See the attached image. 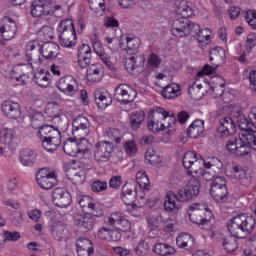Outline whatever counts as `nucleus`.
I'll return each mask as SVG.
<instances>
[{"label":"nucleus","instance_id":"obj_1","mask_svg":"<svg viewBox=\"0 0 256 256\" xmlns=\"http://www.w3.org/2000/svg\"><path fill=\"white\" fill-rule=\"evenodd\" d=\"M226 107L227 112L236 117L240 129L238 137L228 140L227 152L237 157H245L256 149V125L243 115V109L239 104H229Z\"/></svg>","mask_w":256,"mask_h":256},{"label":"nucleus","instance_id":"obj_2","mask_svg":"<svg viewBox=\"0 0 256 256\" xmlns=\"http://www.w3.org/2000/svg\"><path fill=\"white\" fill-rule=\"evenodd\" d=\"M45 121V117L41 112H34L31 118V126L33 129H38L36 136L42 142V147L48 153L57 151L59 145H61V132L53 125L40 126Z\"/></svg>","mask_w":256,"mask_h":256},{"label":"nucleus","instance_id":"obj_3","mask_svg":"<svg viewBox=\"0 0 256 256\" xmlns=\"http://www.w3.org/2000/svg\"><path fill=\"white\" fill-rule=\"evenodd\" d=\"M177 123L175 113L163 107H154L148 114V129L152 133H159L165 129H173Z\"/></svg>","mask_w":256,"mask_h":256},{"label":"nucleus","instance_id":"obj_4","mask_svg":"<svg viewBox=\"0 0 256 256\" xmlns=\"http://www.w3.org/2000/svg\"><path fill=\"white\" fill-rule=\"evenodd\" d=\"M228 231L236 239H245L255 229V218L250 214H239L228 220Z\"/></svg>","mask_w":256,"mask_h":256},{"label":"nucleus","instance_id":"obj_5","mask_svg":"<svg viewBox=\"0 0 256 256\" xmlns=\"http://www.w3.org/2000/svg\"><path fill=\"white\" fill-rule=\"evenodd\" d=\"M182 163L184 169L188 171L189 175H192V177H197L198 179L199 177H203L206 179V181H208L209 178H207V175L209 174L205 172V169H211V162H207L203 158L197 156V152H186L183 156Z\"/></svg>","mask_w":256,"mask_h":256},{"label":"nucleus","instance_id":"obj_6","mask_svg":"<svg viewBox=\"0 0 256 256\" xmlns=\"http://www.w3.org/2000/svg\"><path fill=\"white\" fill-rule=\"evenodd\" d=\"M106 223L114 229L110 230V241H119L121 239V232L131 233L133 231V223L121 211H115L106 216Z\"/></svg>","mask_w":256,"mask_h":256},{"label":"nucleus","instance_id":"obj_7","mask_svg":"<svg viewBox=\"0 0 256 256\" xmlns=\"http://www.w3.org/2000/svg\"><path fill=\"white\" fill-rule=\"evenodd\" d=\"M0 71L4 77L14 79L17 85H27L31 81V75H33V66L25 63L16 66L3 63L0 65Z\"/></svg>","mask_w":256,"mask_h":256},{"label":"nucleus","instance_id":"obj_8","mask_svg":"<svg viewBox=\"0 0 256 256\" xmlns=\"http://www.w3.org/2000/svg\"><path fill=\"white\" fill-rule=\"evenodd\" d=\"M94 160L97 163H107L111 159L112 163L123 161V150L114 149L109 141L97 142L93 149Z\"/></svg>","mask_w":256,"mask_h":256},{"label":"nucleus","instance_id":"obj_9","mask_svg":"<svg viewBox=\"0 0 256 256\" xmlns=\"http://www.w3.org/2000/svg\"><path fill=\"white\" fill-rule=\"evenodd\" d=\"M57 33L61 47L73 49L77 45V31L72 19H64L57 26Z\"/></svg>","mask_w":256,"mask_h":256},{"label":"nucleus","instance_id":"obj_10","mask_svg":"<svg viewBox=\"0 0 256 256\" xmlns=\"http://www.w3.org/2000/svg\"><path fill=\"white\" fill-rule=\"evenodd\" d=\"M188 215L190 221L196 225H207L213 221V212L204 203H194L189 206Z\"/></svg>","mask_w":256,"mask_h":256},{"label":"nucleus","instance_id":"obj_11","mask_svg":"<svg viewBox=\"0 0 256 256\" xmlns=\"http://www.w3.org/2000/svg\"><path fill=\"white\" fill-rule=\"evenodd\" d=\"M199 31V24H195L186 18H175L171 23V34L179 39L189 37L191 33Z\"/></svg>","mask_w":256,"mask_h":256},{"label":"nucleus","instance_id":"obj_12","mask_svg":"<svg viewBox=\"0 0 256 256\" xmlns=\"http://www.w3.org/2000/svg\"><path fill=\"white\" fill-rule=\"evenodd\" d=\"M59 9H61L60 5H56L51 9V3L47 0H33L30 6L32 17L43 19L46 23L49 21L51 15L55 11H59Z\"/></svg>","mask_w":256,"mask_h":256},{"label":"nucleus","instance_id":"obj_13","mask_svg":"<svg viewBox=\"0 0 256 256\" xmlns=\"http://www.w3.org/2000/svg\"><path fill=\"white\" fill-rule=\"evenodd\" d=\"M137 197V192L135 191V186L131 184H125L122 187L121 199L124 204L127 205V212L131 213L133 217H141V205L135 204V199Z\"/></svg>","mask_w":256,"mask_h":256},{"label":"nucleus","instance_id":"obj_14","mask_svg":"<svg viewBox=\"0 0 256 256\" xmlns=\"http://www.w3.org/2000/svg\"><path fill=\"white\" fill-rule=\"evenodd\" d=\"M36 181L38 187L44 189V191H49L53 189V187H57V183H59V180H57V172L49 168L39 170Z\"/></svg>","mask_w":256,"mask_h":256},{"label":"nucleus","instance_id":"obj_15","mask_svg":"<svg viewBox=\"0 0 256 256\" xmlns=\"http://www.w3.org/2000/svg\"><path fill=\"white\" fill-rule=\"evenodd\" d=\"M210 195L217 203H225L227 201L229 191L227 190V181L225 178L221 176L214 178L210 188Z\"/></svg>","mask_w":256,"mask_h":256},{"label":"nucleus","instance_id":"obj_16","mask_svg":"<svg viewBox=\"0 0 256 256\" xmlns=\"http://www.w3.org/2000/svg\"><path fill=\"white\" fill-rule=\"evenodd\" d=\"M208 85L212 91V96L217 98L222 96L223 103H231L233 95L225 92V80L220 76L210 78Z\"/></svg>","mask_w":256,"mask_h":256},{"label":"nucleus","instance_id":"obj_17","mask_svg":"<svg viewBox=\"0 0 256 256\" xmlns=\"http://www.w3.org/2000/svg\"><path fill=\"white\" fill-rule=\"evenodd\" d=\"M56 87L60 93H63L67 97H75L79 92V83L71 75L60 78L56 83Z\"/></svg>","mask_w":256,"mask_h":256},{"label":"nucleus","instance_id":"obj_18","mask_svg":"<svg viewBox=\"0 0 256 256\" xmlns=\"http://www.w3.org/2000/svg\"><path fill=\"white\" fill-rule=\"evenodd\" d=\"M199 187H201V182L198 178L193 176L184 187L178 189V199H180V201H191L193 197L199 195Z\"/></svg>","mask_w":256,"mask_h":256},{"label":"nucleus","instance_id":"obj_19","mask_svg":"<svg viewBox=\"0 0 256 256\" xmlns=\"http://www.w3.org/2000/svg\"><path fill=\"white\" fill-rule=\"evenodd\" d=\"M13 145H15V130L2 128L0 130V154L7 157L13 152Z\"/></svg>","mask_w":256,"mask_h":256},{"label":"nucleus","instance_id":"obj_20","mask_svg":"<svg viewBox=\"0 0 256 256\" xmlns=\"http://www.w3.org/2000/svg\"><path fill=\"white\" fill-rule=\"evenodd\" d=\"M90 41L92 43L94 52L96 53V55H98V57H100L104 65L107 66L108 69H115L113 62H111V58H109L107 53H105V48H103V43H101V40L99 39V34H97V32H94L90 35Z\"/></svg>","mask_w":256,"mask_h":256},{"label":"nucleus","instance_id":"obj_21","mask_svg":"<svg viewBox=\"0 0 256 256\" xmlns=\"http://www.w3.org/2000/svg\"><path fill=\"white\" fill-rule=\"evenodd\" d=\"M72 133L74 137H87L91 133V123L85 116H79L72 122Z\"/></svg>","mask_w":256,"mask_h":256},{"label":"nucleus","instance_id":"obj_22","mask_svg":"<svg viewBox=\"0 0 256 256\" xmlns=\"http://www.w3.org/2000/svg\"><path fill=\"white\" fill-rule=\"evenodd\" d=\"M114 97L119 103H131L135 101L137 92L127 84H120L115 89Z\"/></svg>","mask_w":256,"mask_h":256},{"label":"nucleus","instance_id":"obj_23","mask_svg":"<svg viewBox=\"0 0 256 256\" xmlns=\"http://www.w3.org/2000/svg\"><path fill=\"white\" fill-rule=\"evenodd\" d=\"M1 112L7 119H19L22 115L21 104L13 100H4L0 105Z\"/></svg>","mask_w":256,"mask_h":256},{"label":"nucleus","instance_id":"obj_24","mask_svg":"<svg viewBox=\"0 0 256 256\" xmlns=\"http://www.w3.org/2000/svg\"><path fill=\"white\" fill-rule=\"evenodd\" d=\"M141 47V39L133 34H123L120 36V49L128 53H137Z\"/></svg>","mask_w":256,"mask_h":256},{"label":"nucleus","instance_id":"obj_25","mask_svg":"<svg viewBox=\"0 0 256 256\" xmlns=\"http://www.w3.org/2000/svg\"><path fill=\"white\" fill-rule=\"evenodd\" d=\"M0 35L4 41H11L17 35V23L10 17H4L0 26Z\"/></svg>","mask_w":256,"mask_h":256},{"label":"nucleus","instance_id":"obj_26","mask_svg":"<svg viewBox=\"0 0 256 256\" xmlns=\"http://www.w3.org/2000/svg\"><path fill=\"white\" fill-rule=\"evenodd\" d=\"M181 199L173 191H168L164 197V211L166 213H179L181 211Z\"/></svg>","mask_w":256,"mask_h":256},{"label":"nucleus","instance_id":"obj_27","mask_svg":"<svg viewBox=\"0 0 256 256\" xmlns=\"http://www.w3.org/2000/svg\"><path fill=\"white\" fill-rule=\"evenodd\" d=\"M52 199L54 205L56 207H60L61 209L69 207L72 201L71 194L63 188L54 189Z\"/></svg>","mask_w":256,"mask_h":256},{"label":"nucleus","instance_id":"obj_28","mask_svg":"<svg viewBox=\"0 0 256 256\" xmlns=\"http://www.w3.org/2000/svg\"><path fill=\"white\" fill-rule=\"evenodd\" d=\"M86 175L85 168L79 164H72L67 171V177L74 185H83Z\"/></svg>","mask_w":256,"mask_h":256},{"label":"nucleus","instance_id":"obj_29","mask_svg":"<svg viewBox=\"0 0 256 256\" xmlns=\"http://www.w3.org/2000/svg\"><path fill=\"white\" fill-rule=\"evenodd\" d=\"M219 123L220 125L217 129L218 137H230V135H233L237 129V125L232 117L226 116L220 119Z\"/></svg>","mask_w":256,"mask_h":256},{"label":"nucleus","instance_id":"obj_30","mask_svg":"<svg viewBox=\"0 0 256 256\" xmlns=\"http://www.w3.org/2000/svg\"><path fill=\"white\" fill-rule=\"evenodd\" d=\"M105 75V68L101 63H94L87 67L86 79L90 83H99Z\"/></svg>","mask_w":256,"mask_h":256},{"label":"nucleus","instance_id":"obj_31","mask_svg":"<svg viewBox=\"0 0 256 256\" xmlns=\"http://www.w3.org/2000/svg\"><path fill=\"white\" fill-rule=\"evenodd\" d=\"M75 226L79 231H82V233H87V231H91L93 227L95 226V219L93 218V214L91 213H84L81 215H78L75 218Z\"/></svg>","mask_w":256,"mask_h":256},{"label":"nucleus","instance_id":"obj_32","mask_svg":"<svg viewBox=\"0 0 256 256\" xmlns=\"http://www.w3.org/2000/svg\"><path fill=\"white\" fill-rule=\"evenodd\" d=\"M226 175L231 177L232 179H237L244 184L251 183L253 176L251 175V171L245 170L241 166H233L231 174L229 171H226Z\"/></svg>","mask_w":256,"mask_h":256},{"label":"nucleus","instance_id":"obj_33","mask_svg":"<svg viewBox=\"0 0 256 256\" xmlns=\"http://www.w3.org/2000/svg\"><path fill=\"white\" fill-rule=\"evenodd\" d=\"M37 151L31 149H23L20 151L19 161L23 167H33L37 163Z\"/></svg>","mask_w":256,"mask_h":256},{"label":"nucleus","instance_id":"obj_34","mask_svg":"<svg viewBox=\"0 0 256 256\" xmlns=\"http://www.w3.org/2000/svg\"><path fill=\"white\" fill-rule=\"evenodd\" d=\"M177 15H179L180 19H189V17H193L195 15V9H193V5L191 2L186 0H181L176 4L175 9Z\"/></svg>","mask_w":256,"mask_h":256},{"label":"nucleus","instance_id":"obj_35","mask_svg":"<svg viewBox=\"0 0 256 256\" xmlns=\"http://www.w3.org/2000/svg\"><path fill=\"white\" fill-rule=\"evenodd\" d=\"M176 245L179 249H185L191 251L195 247V237L189 233H180L176 237Z\"/></svg>","mask_w":256,"mask_h":256},{"label":"nucleus","instance_id":"obj_36","mask_svg":"<svg viewBox=\"0 0 256 256\" xmlns=\"http://www.w3.org/2000/svg\"><path fill=\"white\" fill-rule=\"evenodd\" d=\"M94 99L99 109H107L111 105V95L105 89L95 90Z\"/></svg>","mask_w":256,"mask_h":256},{"label":"nucleus","instance_id":"obj_37","mask_svg":"<svg viewBox=\"0 0 256 256\" xmlns=\"http://www.w3.org/2000/svg\"><path fill=\"white\" fill-rule=\"evenodd\" d=\"M76 252L78 256L93 255V242L87 238H79L76 241Z\"/></svg>","mask_w":256,"mask_h":256},{"label":"nucleus","instance_id":"obj_38","mask_svg":"<svg viewBox=\"0 0 256 256\" xmlns=\"http://www.w3.org/2000/svg\"><path fill=\"white\" fill-rule=\"evenodd\" d=\"M191 37L197 38V41L200 47H207L209 45V41H211V36L213 35V31L209 28H204L201 30V26H199V30L190 34Z\"/></svg>","mask_w":256,"mask_h":256},{"label":"nucleus","instance_id":"obj_39","mask_svg":"<svg viewBox=\"0 0 256 256\" xmlns=\"http://www.w3.org/2000/svg\"><path fill=\"white\" fill-rule=\"evenodd\" d=\"M145 63V59L143 57H129L125 59L124 67L126 71L131 74L139 73V69Z\"/></svg>","mask_w":256,"mask_h":256},{"label":"nucleus","instance_id":"obj_40","mask_svg":"<svg viewBox=\"0 0 256 256\" xmlns=\"http://www.w3.org/2000/svg\"><path fill=\"white\" fill-rule=\"evenodd\" d=\"M40 53L44 59H55L59 55V45L53 42H46L42 45Z\"/></svg>","mask_w":256,"mask_h":256},{"label":"nucleus","instance_id":"obj_41","mask_svg":"<svg viewBox=\"0 0 256 256\" xmlns=\"http://www.w3.org/2000/svg\"><path fill=\"white\" fill-rule=\"evenodd\" d=\"M182 91H181V85L178 83H171L163 88L161 95L164 97V99H177V97H181Z\"/></svg>","mask_w":256,"mask_h":256},{"label":"nucleus","instance_id":"obj_42","mask_svg":"<svg viewBox=\"0 0 256 256\" xmlns=\"http://www.w3.org/2000/svg\"><path fill=\"white\" fill-rule=\"evenodd\" d=\"M50 233L55 241H63L67 237V228L62 222H53L50 225Z\"/></svg>","mask_w":256,"mask_h":256},{"label":"nucleus","instance_id":"obj_43","mask_svg":"<svg viewBox=\"0 0 256 256\" xmlns=\"http://www.w3.org/2000/svg\"><path fill=\"white\" fill-rule=\"evenodd\" d=\"M210 62L215 67L223 65L225 63V49L222 47H214L210 50Z\"/></svg>","mask_w":256,"mask_h":256},{"label":"nucleus","instance_id":"obj_44","mask_svg":"<svg viewBox=\"0 0 256 256\" xmlns=\"http://www.w3.org/2000/svg\"><path fill=\"white\" fill-rule=\"evenodd\" d=\"M205 131V122L203 120H195L187 129V135L191 139H197L200 135H203Z\"/></svg>","mask_w":256,"mask_h":256},{"label":"nucleus","instance_id":"obj_45","mask_svg":"<svg viewBox=\"0 0 256 256\" xmlns=\"http://www.w3.org/2000/svg\"><path fill=\"white\" fill-rule=\"evenodd\" d=\"M51 73L47 70H41L34 76V81L38 87L47 88L51 87Z\"/></svg>","mask_w":256,"mask_h":256},{"label":"nucleus","instance_id":"obj_46","mask_svg":"<svg viewBox=\"0 0 256 256\" xmlns=\"http://www.w3.org/2000/svg\"><path fill=\"white\" fill-rule=\"evenodd\" d=\"M153 252L160 256H173L177 253L175 247L167 243H156L153 247Z\"/></svg>","mask_w":256,"mask_h":256},{"label":"nucleus","instance_id":"obj_47","mask_svg":"<svg viewBox=\"0 0 256 256\" xmlns=\"http://www.w3.org/2000/svg\"><path fill=\"white\" fill-rule=\"evenodd\" d=\"M104 43L113 53H117V51L121 49V39H117V36L115 35V30L112 31L111 35L107 34L106 32Z\"/></svg>","mask_w":256,"mask_h":256},{"label":"nucleus","instance_id":"obj_48","mask_svg":"<svg viewBox=\"0 0 256 256\" xmlns=\"http://www.w3.org/2000/svg\"><path fill=\"white\" fill-rule=\"evenodd\" d=\"M145 121V112L144 111H134L130 114V123L134 131H137L143 122Z\"/></svg>","mask_w":256,"mask_h":256},{"label":"nucleus","instance_id":"obj_49","mask_svg":"<svg viewBox=\"0 0 256 256\" xmlns=\"http://www.w3.org/2000/svg\"><path fill=\"white\" fill-rule=\"evenodd\" d=\"M189 95H191L192 99H195L196 101H199V99H203L205 97V94L207 93L205 90H203V85L195 82L193 85H191L188 89Z\"/></svg>","mask_w":256,"mask_h":256},{"label":"nucleus","instance_id":"obj_50","mask_svg":"<svg viewBox=\"0 0 256 256\" xmlns=\"http://www.w3.org/2000/svg\"><path fill=\"white\" fill-rule=\"evenodd\" d=\"M145 161L149 163V165H153L157 167V165H161L163 163V158L155 153V150L149 148L145 152Z\"/></svg>","mask_w":256,"mask_h":256},{"label":"nucleus","instance_id":"obj_51","mask_svg":"<svg viewBox=\"0 0 256 256\" xmlns=\"http://www.w3.org/2000/svg\"><path fill=\"white\" fill-rule=\"evenodd\" d=\"M63 150L66 153V155H69V157H80L79 156V146L75 141H67L65 142L63 146Z\"/></svg>","mask_w":256,"mask_h":256},{"label":"nucleus","instance_id":"obj_52","mask_svg":"<svg viewBox=\"0 0 256 256\" xmlns=\"http://www.w3.org/2000/svg\"><path fill=\"white\" fill-rule=\"evenodd\" d=\"M136 181L140 189H143L144 191H149V189H151V183L149 182V177L147 176V173L143 171L137 172Z\"/></svg>","mask_w":256,"mask_h":256},{"label":"nucleus","instance_id":"obj_53","mask_svg":"<svg viewBox=\"0 0 256 256\" xmlns=\"http://www.w3.org/2000/svg\"><path fill=\"white\" fill-rule=\"evenodd\" d=\"M90 9L96 13L98 17L105 15V0H89Z\"/></svg>","mask_w":256,"mask_h":256},{"label":"nucleus","instance_id":"obj_54","mask_svg":"<svg viewBox=\"0 0 256 256\" xmlns=\"http://www.w3.org/2000/svg\"><path fill=\"white\" fill-rule=\"evenodd\" d=\"M86 136H77L76 139V143L78 145V154L81 157H83V155H85V153H87V151H89V140L85 139Z\"/></svg>","mask_w":256,"mask_h":256},{"label":"nucleus","instance_id":"obj_55","mask_svg":"<svg viewBox=\"0 0 256 256\" xmlns=\"http://www.w3.org/2000/svg\"><path fill=\"white\" fill-rule=\"evenodd\" d=\"M124 153L128 155V157H135L139 149L137 148V142L135 140H127L123 143Z\"/></svg>","mask_w":256,"mask_h":256},{"label":"nucleus","instance_id":"obj_56","mask_svg":"<svg viewBox=\"0 0 256 256\" xmlns=\"http://www.w3.org/2000/svg\"><path fill=\"white\" fill-rule=\"evenodd\" d=\"M105 137H107L110 141H114V143H121V139H123V134L121 131L115 128H108L105 131Z\"/></svg>","mask_w":256,"mask_h":256},{"label":"nucleus","instance_id":"obj_57","mask_svg":"<svg viewBox=\"0 0 256 256\" xmlns=\"http://www.w3.org/2000/svg\"><path fill=\"white\" fill-rule=\"evenodd\" d=\"M94 201L95 199L91 198V196L88 195L77 196V202L80 205L81 209H83V211L91 209Z\"/></svg>","mask_w":256,"mask_h":256},{"label":"nucleus","instance_id":"obj_58","mask_svg":"<svg viewBox=\"0 0 256 256\" xmlns=\"http://www.w3.org/2000/svg\"><path fill=\"white\" fill-rule=\"evenodd\" d=\"M19 239H21V233L17 232V231H4L2 233V238H1V241H3V245L5 246V244L8 242V241H12V242H15V241H19Z\"/></svg>","mask_w":256,"mask_h":256},{"label":"nucleus","instance_id":"obj_59","mask_svg":"<svg viewBox=\"0 0 256 256\" xmlns=\"http://www.w3.org/2000/svg\"><path fill=\"white\" fill-rule=\"evenodd\" d=\"M45 114L47 115V117H61V109L57 104L50 103L47 104L45 107Z\"/></svg>","mask_w":256,"mask_h":256},{"label":"nucleus","instance_id":"obj_60","mask_svg":"<svg viewBox=\"0 0 256 256\" xmlns=\"http://www.w3.org/2000/svg\"><path fill=\"white\" fill-rule=\"evenodd\" d=\"M89 211H92L94 217H103L105 215V206L94 200L92 206H90Z\"/></svg>","mask_w":256,"mask_h":256},{"label":"nucleus","instance_id":"obj_61","mask_svg":"<svg viewBox=\"0 0 256 256\" xmlns=\"http://www.w3.org/2000/svg\"><path fill=\"white\" fill-rule=\"evenodd\" d=\"M223 247L228 253H233L237 250V240L233 237H227L224 239Z\"/></svg>","mask_w":256,"mask_h":256},{"label":"nucleus","instance_id":"obj_62","mask_svg":"<svg viewBox=\"0 0 256 256\" xmlns=\"http://www.w3.org/2000/svg\"><path fill=\"white\" fill-rule=\"evenodd\" d=\"M53 33H55L53 27L45 25L40 29L38 35L42 37L44 41H49V39H53Z\"/></svg>","mask_w":256,"mask_h":256},{"label":"nucleus","instance_id":"obj_63","mask_svg":"<svg viewBox=\"0 0 256 256\" xmlns=\"http://www.w3.org/2000/svg\"><path fill=\"white\" fill-rule=\"evenodd\" d=\"M150 250L149 243L141 241L135 248V253L139 256H148Z\"/></svg>","mask_w":256,"mask_h":256},{"label":"nucleus","instance_id":"obj_64","mask_svg":"<svg viewBox=\"0 0 256 256\" xmlns=\"http://www.w3.org/2000/svg\"><path fill=\"white\" fill-rule=\"evenodd\" d=\"M245 21L246 23H248L251 29H254L256 31V11L255 10H249L246 12Z\"/></svg>","mask_w":256,"mask_h":256}]
</instances>
